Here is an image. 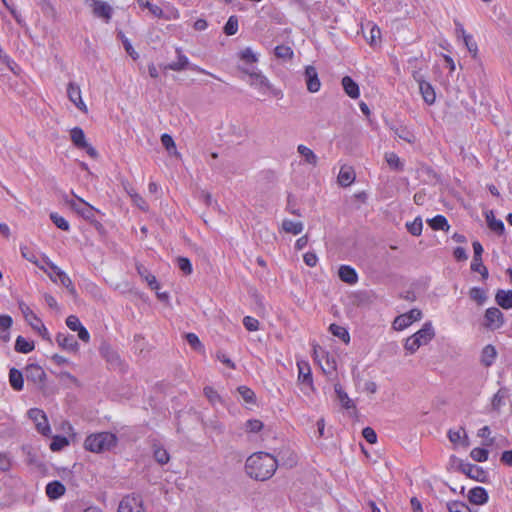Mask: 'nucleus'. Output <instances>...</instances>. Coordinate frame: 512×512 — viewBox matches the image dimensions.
<instances>
[{
    "instance_id": "7",
    "label": "nucleus",
    "mask_w": 512,
    "mask_h": 512,
    "mask_svg": "<svg viewBox=\"0 0 512 512\" xmlns=\"http://www.w3.org/2000/svg\"><path fill=\"white\" fill-rule=\"evenodd\" d=\"M117 512H146V510L141 496L129 494L121 499Z\"/></svg>"
},
{
    "instance_id": "46",
    "label": "nucleus",
    "mask_w": 512,
    "mask_h": 512,
    "mask_svg": "<svg viewBox=\"0 0 512 512\" xmlns=\"http://www.w3.org/2000/svg\"><path fill=\"white\" fill-rule=\"evenodd\" d=\"M421 347V341H419L414 334L405 340L404 348L409 354H414Z\"/></svg>"
},
{
    "instance_id": "19",
    "label": "nucleus",
    "mask_w": 512,
    "mask_h": 512,
    "mask_svg": "<svg viewBox=\"0 0 512 512\" xmlns=\"http://www.w3.org/2000/svg\"><path fill=\"white\" fill-rule=\"evenodd\" d=\"M497 350L492 344L484 346L480 353V363L485 367H490L494 364L497 358Z\"/></svg>"
},
{
    "instance_id": "24",
    "label": "nucleus",
    "mask_w": 512,
    "mask_h": 512,
    "mask_svg": "<svg viewBox=\"0 0 512 512\" xmlns=\"http://www.w3.org/2000/svg\"><path fill=\"white\" fill-rule=\"evenodd\" d=\"M177 61L171 62L166 65L165 69H169L172 71H182L187 69L189 66V59L186 55L182 53L181 48H176Z\"/></svg>"
},
{
    "instance_id": "21",
    "label": "nucleus",
    "mask_w": 512,
    "mask_h": 512,
    "mask_svg": "<svg viewBox=\"0 0 512 512\" xmlns=\"http://www.w3.org/2000/svg\"><path fill=\"white\" fill-rule=\"evenodd\" d=\"M345 93L352 99H357L360 96L359 85L350 77L344 76L341 81Z\"/></svg>"
},
{
    "instance_id": "38",
    "label": "nucleus",
    "mask_w": 512,
    "mask_h": 512,
    "mask_svg": "<svg viewBox=\"0 0 512 512\" xmlns=\"http://www.w3.org/2000/svg\"><path fill=\"white\" fill-rule=\"evenodd\" d=\"M385 160L389 167L396 171H402L404 169V163L398 157V155L394 152L386 153Z\"/></svg>"
},
{
    "instance_id": "4",
    "label": "nucleus",
    "mask_w": 512,
    "mask_h": 512,
    "mask_svg": "<svg viewBox=\"0 0 512 512\" xmlns=\"http://www.w3.org/2000/svg\"><path fill=\"white\" fill-rule=\"evenodd\" d=\"M19 309L32 329L37 331L43 339L50 341V334L47 328L43 324L42 320L30 309V307L24 302H19Z\"/></svg>"
},
{
    "instance_id": "2",
    "label": "nucleus",
    "mask_w": 512,
    "mask_h": 512,
    "mask_svg": "<svg viewBox=\"0 0 512 512\" xmlns=\"http://www.w3.org/2000/svg\"><path fill=\"white\" fill-rule=\"evenodd\" d=\"M238 69L249 76L248 84L256 89L260 94H270L277 99H282L284 94L281 89L276 88L270 80L258 69L239 66Z\"/></svg>"
},
{
    "instance_id": "11",
    "label": "nucleus",
    "mask_w": 512,
    "mask_h": 512,
    "mask_svg": "<svg viewBox=\"0 0 512 512\" xmlns=\"http://www.w3.org/2000/svg\"><path fill=\"white\" fill-rule=\"evenodd\" d=\"M92 7L93 15L95 17L103 19L105 23L110 22L113 15V8L110 4L105 1L98 0L93 2Z\"/></svg>"
},
{
    "instance_id": "5",
    "label": "nucleus",
    "mask_w": 512,
    "mask_h": 512,
    "mask_svg": "<svg viewBox=\"0 0 512 512\" xmlns=\"http://www.w3.org/2000/svg\"><path fill=\"white\" fill-rule=\"evenodd\" d=\"M66 204L85 220H93L95 213L98 212L92 205L77 196L75 199H67Z\"/></svg>"
},
{
    "instance_id": "16",
    "label": "nucleus",
    "mask_w": 512,
    "mask_h": 512,
    "mask_svg": "<svg viewBox=\"0 0 512 512\" xmlns=\"http://www.w3.org/2000/svg\"><path fill=\"white\" fill-rule=\"evenodd\" d=\"M67 94L70 101L81 111L87 112V107L82 100L81 90L79 86L74 83H69L67 87Z\"/></svg>"
},
{
    "instance_id": "31",
    "label": "nucleus",
    "mask_w": 512,
    "mask_h": 512,
    "mask_svg": "<svg viewBox=\"0 0 512 512\" xmlns=\"http://www.w3.org/2000/svg\"><path fill=\"white\" fill-rule=\"evenodd\" d=\"M282 228L286 233H291L293 235H298L303 231V223L300 221H293L290 219H285L282 222Z\"/></svg>"
},
{
    "instance_id": "23",
    "label": "nucleus",
    "mask_w": 512,
    "mask_h": 512,
    "mask_svg": "<svg viewBox=\"0 0 512 512\" xmlns=\"http://www.w3.org/2000/svg\"><path fill=\"white\" fill-rule=\"evenodd\" d=\"M339 278L350 285L356 284L358 281V275L354 268L349 265H342L338 271Z\"/></svg>"
},
{
    "instance_id": "22",
    "label": "nucleus",
    "mask_w": 512,
    "mask_h": 512,
    "mask_svg": "<svg viewBox=\"0 0 512 512\" xmlns=\"http://www.w3.org/2000/svg\"><path fill=\"white\" fill-rule=\"evenodd\" d=\"M495 302L505 310L512 309V290H497L495 294Z\"/></svg>"
},
{
    "instance_id": "42",
    "label": "nucleus",
    "mask_w": 512,
    "mask_h": 512,
    "mask_svg": "<svg viewBox=\"0 0 512 512\" xmlns=\"http://www.w3.org/2000/svg\"><path fill=\"white\" fill-rule=\"evenodd\" d=\"M264 427V424L259 419H249L244 424V430L247 433H258L260 432Z\"/></svg>"
},
{
    "instance_id": "54",
    "label": "nucleus",
    "mask_w": 512,
    "mask_h": 512,
    "mask_svg": "<svg viewBox=\"0 0 512 512\" xmlns=\"http://www.w3.org/2000/svg\"><path fill=\"white\" fill-rule=\"evenodd\" d=\"M335 392L337 393L338 398L341 401L342 405L346 409H349L353 406L352 401L348 397L347 393L342 390L341 385H339V384L335 385Z\"/></svg>"
},
{
    "instance_id": "58",
    "label": "nucleus",
    "mask_w": 512,
    "mask_h": 512,
    "mask_svg": "<svg viewBox=\"0 0 512 512\" xmlns=\"http://www.w3.org/2000/svg\"><path fill=\"white\" fill-rule=\"evenodd\" d=\"M12 465L11 458L8 453L0 452V471L6 472L10 470Z\"/></svg>"
},
{
    "instance_id": "14",
    "label": "nucleus",
    "mask_w": 512,
    "mask_h": 512,
    "mask_svg": "<svg viewBox=\"0 0 512 512\" xmlns=\"http://www.w3.org/2000/svg\"><path fill=\"white\" fill-rule=\"evenodd\" d=\"M56 342L63 350L69 352H77L79 349V344L75 337L68 333H58L56 335Z\"/></svg>"
},
{
    "instance_id": "35",
    "label": "nucleus",
    "mask_w": 512,
    "mask_h": 512,
    "mask_svg": "<svg viewBox=\"0 0 512 512\" xmlns=\"http://www.w3.org/2000/svg\"><path fill=\"white\" fill-rule=\"evenodd\" d=\"M34 342L28 341L23 336H18L15 342V350L19 353L27 354L34 350Z\"/></svg>"
},
{
    "instance_id": "55",
    "label": "nucleus",
    "mask_w": 512,
    "mask_h": 512,
    "mask_svg": "<svg viewBox=\"0 0 512 512\" xmlns=\"http://www.w3.org/2000/svg\"><path fill=\"white\" fill-rule=\"evenodd\" d=\"M176 261H177V266L185 275H190L192 273V271H193L192 263L188 258L178 257Z\"/></svg>"
},
{
    "instance_id": "12",
    "label": "nucleus",
    "mask_w": 512,
    "mask_h": 512,
    "mask_svg": "<svg viewBox=\"0 0 512 512\" xmlns=\"http://www.w3.org/2000/svg\"><path fill=\"white\" fill-rule=\"evenodd\" d=\"M509 396V389L507 387H501L491 398L490 410L499 414L501 408L506 405V400Z\"/></svg>"
},
{
    "instance_id": "48",
    "label": "nucleus",
    "mask_w": 512,
    "mask_h": 512,
    "mask_svg": "<svg viewBox=\"0 0 512 512\" xmlns=\"http://www.w3.org/2000/svg\"><path fill=\"white\" fill-rule=\"evenodd\" d=\"M118 38L122 41L125 51L135 60L139 57L138 53L134 50L129 39L124 35L122 31L118 32Z\"/></svg>"
},
{
    "instance_id": "25",
    "label": "nucleus",
    "mask_w": 512,
    "mask_h": 512,
    "mask_svg": "<svg viewBox=\"0 0 512 512\" xmlns=\"http://www.w3.org/2000/svg\"><path fill=\"white\" fill-rule=\"evenodd\" d=\"M418 83H419V90H420V93H421L424 101L428 105H432L436 99L434 88L432 87V85L429 82H427L425 80H419Z\"/></svg>"
},
{
    "instance_id": "59",
    "label": "nucleus",
    "mask_w": 512,
    "mask_h": 512,
    "mask_svg": "<svg viewBox=\"0 0 512 512\" xmlns=\"http://www.w3.org/2000/svg\"><path fill=\"white\" fill-rule=\"evenodd\" d=\"M66 325L72 331H77L83 326L79 318L75 315H70L66 318Z\"/></svg>"
},
{
    "instance_id": "15",
    "label": "nucleus",
    "mask_w": 512,
    "mask_h": 512,
    "mask_svg": "<svg viewBox=\"0 0 512 512\" xmlns=\"http://www.w3.org/2000/svg\"><path fill=\"white\" fill-rule=\"evenodd\" d=\"M20 250H21V255L23 256V258H25L29 262L35 264L39 269H41L43 272H45L53 282H56V278H54L52 273H50L44 266V263L42 262V258L40 259L38 257V255L34 251L29 249L28 247H21Z\"/></svg>"
},
{
    "instance_id": "28",
    "label": "nucleus",
    "mask_w": 512,
    "mask_h": 512,
    "mask_svg": "<svg viewBox=\"0 0 512 512\" xmlns=\"http://www.w3.org/2000/svg\"><path fill=\"white\" fill-rule=\"evenodd\" d=\"M297 152L303 157L305 163L312 166L317 165L318 157L309 147L300 144L297 147Z\"/></svg>"
},
{
    "instance_id": "51",
    "label": "nucleus",
    "mask_w": 512,
    "mask_h": 512,
    "mask_svg": "<svg viewBox=\"0 0 512 512\" xmlns=\"http://www.w3.org/2000/svg\"><path fill=\"white\" fill-rule=\"evenodd\" d=\"M204 392V395L207 397V399L209 400V402L212 404V405H216L218 403H222V398L221 396L218 394V392L216 390H214L212 387L210 386H206L203 390Z\"/></svg>"
},
{
    "instance_id": "27",
    "label": "nucleus",
    "mask_w": 512,
    "mask_h": 512,
    "mask_svg": "<svg viewBox=\"0 0 512 512\" xmlns=\"http://www.w3.org/2000/svg\"><path fill=\"white\" fill-rule=\"evenodd\" d=\"M355 180V172L351 167L343 166L338 175V182L341 186L347 187Z\"/></svg>"
},
{
    "instance_id": "50",
    "label": "nucleus",
    "mask_w": 512,
    "mask_h": 512,
    "mask_svg": "<svg viewBox=\"0 0 512 512\" xmlns=\"http://www.w3.org/2000/svg\"><path fill=\"white\" fill-rule=\"evenodd\" d=\"M238 31V19L236 16L232 15L228 18L225 26L224 33L228 36L236 34Z\"/></svg>"
},
{
    "instance_id": "39",
    "label": "nucleus",
    "mask_w": 512,
    "mask_h": 512,
    "mask_svg": "<svg viewBox=\"0 0 512 512\" xmlns=\"http://www.w3.org/2000/svg\"><path fill=\"white\" fill-rule=\"evenodd\" d=\"M238 393L241 395L242 399L248 404L256 403V396L252 389L249 387L242 385L237 388Z\"/></svg>"
},
{
    "instance_id": "52",
    "label": "nucleus",
    "mask_w": 512,
    "mask_h": 512,
    "mask_svg": "<svg viewBox=\"0 0 512 512\" xmlns=\"http://www.w3.org/2000/svg\"><path fill=\"white\" fill-rule=\"evenodd\" d=\"M411 324H412V322H411V320H409V318L406 316V314H401L394 319L393 328L395 330L401 331V330L406 329Z\"/></svg>"
},
{
    "instance_id": "1",
    "label": "nucleus",
    "mask_w": 512,
    "mask_h": 512,
    "mask_svg": "<svg viewBox=\"0 0 512 512\" xmlns=\"http://www.w3.org/2000/svg\"><path fill=\"white\" fill-rule=\"evenodd\" d=\"M277 466L278 462L272 455L258 452L247 458L245 469L251 478L265 481L274 475Z\"/></svg>"
},
{
    "instance_id": "8",
    "label": "nucleus",
    "mask_w": 512,
    "mask_h": 512,
    "mask_svg": "<svg viewBox=\"0 0 512 512\" xmlns=\"http://www.w3.org/2000/svg\"><path fill=\"white\" fill-rule=\"evenodd\" d=\"M28 416L35 423L36 429L39 433L44 436H49L51 434V428L48 423L47 416L42 410L32 408L28 411Z\"/></svg>"
},
{
    "instance_id": "53",
    "label": "nucleus",
    "mask_w": 512,
    "mask_h": 512,
    "mask_svg": "<svg viewBox=\"0 0 512 512\" xmlns=\"http://www.w3.org/2000/svg\"><path fill=\"white\" fill-rule=\"evenodd\" d=\"M58 278L60 283L69 291L70 294H76V288L71 278L65 272H61Z\"/></svg>"
},
{
    "instance_id": "61",
    "label": "nucleus",
    "mask_w": 512,
    "mask_h": 512,
    "mask_svg": "<svg viewBox=\"0 0 512 512\" xmlns=\"http://www.w3.org/2000/svg\"><path fill=\"white\" fill-rule=\"evenodd\" d=\"M42 262L44 263L46 269L49 268L57 277L60 275L61 272H64L45 255H42Z\"/></svg>"
},
{
    "instance_id": "3",
    "label": "nucleus",
    "mask_w": 512,
    "mask_h": 512,
    "mask_svg": "<svg viewBox=\"0 0 512 512\" xmlns=\"http://www.w3.org/2000/svg\"><path fill=\"white\" fill-rule=\"evenodd\" d=\"M117 437L111 432H100L89 435L84 442V446L88 451L94 453H102L111 450L117 445Z\"/></svg>"
},
{
    "instance_id": "26",
    "label": "nucleus",
    "mask_w": 512,
    "mask_h": 512,
    "mask_svg": "<svg viewBox=\"0 0 512 512\" xmlns=\"http://www.w3.org/2000/svg\"><path fill=\"white\" fill-rule=\"evenodd\" d=\"M136 270L138 274L141 276V278L147 282V284L152 290H156L159 288V284L156 280V277L153 274H151L150 271L144 265L137 264Z\"/></svg>"
},
{
    "instance_id": "32",
    "label": "nucleus",
    "mask_w": 512,
    "mask_h": 512,
    "mask_svg": "<svg viewBox=\"0 0 512 512\" xmlns=\"http://www.w3.org/2000/svg\"><path fill=\"white\" fill-rule=\"evenodd\" d=\"M486 220H487V224H488V227L496 232L497 234L499 235H502L505 231V226H504V223L502 220L500 219H496L493 215V212L490 211L487 215H486Z\"/></svg>"
},
{
    "instance_id": "62",
    "label": "nucleus",
    "mask_w": 512,
    "mask_h": 512,
    "mask_svg": "<svg viewBox=\"0 0 512 512\" xmlns=\"http://www.w3.org/2000/svg\"><path fill=\"white\" fill-rule=\"evenodd\" d=\"M303 260L307 266L314 267V266H316V264L318 262V257L313 252H307L304 254Z\"/></svg>"
},
{
    "instance_id": "34",
    "label": "nucleus",
    "mask_w": 512,
    "mask_h": 512,
    "mask_svg": "<svg viewBox=\"0 0 512 512\" xmlns=\"http://www.w3.org/2000/svg\"><path fill=\"white\" fill-rule=\"evenodd\" d=\"M71 141L77 148H81L82 146H86V138L82 128L74 127L70 131Z\"/></svg>"
},
{
    "instance_id": "36",
    "label": "nucleus",
    "mask_w": 512,
    "mask_h": 512,
    "mask_svg": "<svg viewBox=\"0 0 512 512\" xmlns=\"http://www.w3.org/2000/svg\"><path fill=\"white\" fill-rule=\"evenodd\" d=\"M469 297L480 306L483 305L488 299L487 291L481 287H472L469 290Z\"/></svg>"
},
{
    "instance_id": "10",
    "label": "nucleus",
    "mask_w": 512,
    "mask_h": 512,
    "mask_svg": "<svg viewBox=\"0 0 512 512\" xmlns=\"http://www.w3.org/2000/svg\"><path fill=\"white\" fill-rule=\"evenodd\" d=\"M298 381L300 384L313 388L311 367L306 360H297Z\"/></svg>"
},
{
    "instance_id": "37",
    "label": "nucleus",
    "mask_w": 512,
    "mask_h": 512,
    "mask_svg": "<svg viewBox=\"0 0 512 512\" xmlns=\"http://www.w3.org/2000/svg\"><path fill=\"white\" fill-rule=\"evenodd\" d=\"M274 54L278 59L291 60L294 56L292 48L288 45H278L274 48Z\"/></svg>"
},
{
    "instance_id": "17",
    "label": "nucleus",
    "mask_w": 512,
    "mask_h": 512,
    "mask_svg": "<svg viewBox=\"0 0 512 512\" xmlns=\"http://www.w3.org/2000/svg\"><path fill=\"white\" fill-rule=\"evenodd\" d=\"M468 500L474 505H484L489 500L488 492L481 486L474 487L468 493Z\"/></svg>"
},
{
    "instance_id": "49",
    "label": "nucleus",
    "mask_w": 512,
    "mask_h": 512,
    "mask_svg": "<svg viewBox=\"0 0 512 512\" xmlns=\"http://www.w3.org/2000/svg\"><path fill=\"white\" fill-rule=\"evenodd\" d=\"M489 452L485 448L476 447L471 450L470 456L476 462H485L488 459Z\"/></svg>"
},
{
    "instance_id": "40",
    "label": "nucleus",
    "mask_w": 512,
    "mask_h": 512,
    "mask_svg": "<svg viewBox=\"0 0 512 512\" xmlns=\"http://www.w3.org/2000/svg\"><path fill=\"white\" fill-rule=\"evenodd\" d=\"M329 330L334 336L338 337L345 343H348L350 341L349 333L344 327L339 326L337 324H331Z\"/></svg>"
},
{
    "instance_id": "29",
    "label": "nucleus",
    "mask_w": 512,
    "mask_h": 512,
    "mask_svg": "<svg viewBox=\"0 0 512 512\" xmlns=\"http://www.w3.org/2000/svg\"><path fill=\"white\" fill-rule=\"evenodd\" d=\"M9 382L15 391H21L24 386V380L21 371L16 368H11L9 371Z\"/></svg>"
},
{
    "instance_id": "41",
    "label": "nucleus",
    "mask_w": 512,
    "mask_h": 512,
    "mask_svg": "<svg viewBox=\"0 0 512 512\" xmlns=\"http://www.w3.org/2000/svg\"><path fill=\"white\" fill-rule=\"evenodd\" d=\"M446 507L449 512H471L470 507L462 501H449L446 503Z\"/></svg>"
},
{
    "instance_id": "45",
    "label": "nucleus",
    "mask_w": 512,
    "mask_h": 512,
    "mask_svg": "<svg viewBox=\"0 0 512 512\" xmlns=\"http://www.w3.org/2000/svg\"><path fill=\"white\" fill-rule=\"evenodd\" d=\"M50 219L57 228H59L63 231H69L70 225H69L68 221L64 217L59 215L58 213L52 212L50 214Z\"/></svg>"
},
{
    "instance_id": "30",
    "label": "nucleus",
    "mask_w": 512,
    "mask_h": 512,
    "mask_svg": "<svg viewBox=\"0 0 512 512\" xmlns=\"http://www.w3.org/2000/svg\"><path fill=\"white\" fill-rule=\"evenodd\" d=\"M137 3L138 5L141 7V8H146L149 10V12L157 17V18H165V19H169V17L165 16L163 10L161 7H159L158 5L156 4H153L152 2H150L149 0H137Z\"/></svg>"
},
{
    "instance_id": "18",
    "label": "nucleus",
    "mask_w": 512,
    "mask_h": 512,
    "mask_svg": "<svg viewBox=\"0 0 512 512\" xmlns=\"http://www.w3.org/2000/svg\"><path fill=\"white\" fill-rule=\"evenodd\" d=\"M414 336L421 341V346L427 345L435 337V330L432 322H425L422 328L414 333Z\"/></svg>"
},
{
    "instance_id": "44",
    "label": "nucleus",
    "mask_w": 512,
    "mask_h": 512,
    "mask_svg": "<svg viewBox=\"0 0 512 512\" xmlns=\"http://www.w3.org/2000/svg\"><path fill=\"white\" fill-rule=\"evenodd\" d=\"M153 455L155 460L161 465L168 463L170 460L167 450L160 446H154Z\"/></svg>"
},
{
    "instance_id": "57",
    "label": "nucleus",
    "mask_w": 512,
    "mask_h": 512,
    "mask_svg": "<svg viewBox=\"0 0 512 512\" xmlns=\"http://www.w3.org/2000/svg\"><path fill=\"white\" fill-rule=\"evenodd\" d=\"M243 325L250 332L259 330V321L251 316H245L243 318Z\"/></svg>"
},
{
    "instance_id": "43",
    "label": "nucleus",
    "mask_w": 512,
    "mask_h": 512,
    "mask_svg": "<svg viewBox=\"0 0 512 512\" xmlns=\"http://www.w3.org/2000/svg\"><path fill=\"white\" fill-rule=\"evenodd\" d=\"M69 445V441L65 436L56 435L50 443V449L57 452Z\"/></svg>"
},
{
    "instance_id": "6",
    "label": "nucleus",
    "mask_w": 512,
    "mask_h": 512,
    "mask_svg": "<svg viewBox=\"0 0 512 512\" xmlns=\"http://www.w3.org/2000/svg\"><path fill=\"white\" fill-rule=\"evenodd\" d=\"M505 323L504 314L497 307L486 309L483 317V326L490 331L500 329Z\"/></svg>"
},
{
    "instance_id": "33",
    "label": "nucleus",
    "mask_w": 512,
    "mask_h": 512,
    "mask_svg": "<svg viewBox=\"0 0 512 512\" xmlns=\"http://www.w3.org/2000/svg\"><path fill=\"white\" fill-rule=\"evenodd\" d=\"M427 222L433 230L448 231L450 228L446 217L443 215H436L435 217L429 219Z\"/></svg>"
},
{
    "instance_id": "20",
    "label": "nucleus",
    "mask_w": 512,
    "mask_h": 512,
    "mask_svg": "<svg viewBox=\"0 0 512 512\" xmlns=\"http://www.w3.org/2000/svg\"><path fill=\"white\" fill-rule=\"evenodd\" d=\"M46 495L50 500H56L62 497L66 492V487L60 481H51L46 485Z\"/></svg>"
},
{
    "instance_id": "47",
    "label": "nucleus",
    "mask_w": 512,
    "mask_h": 512,
    "mask_svg": "<svg viewBox=\"0 0 512 512\" xmlns=\"http://www.w3.org/2000/svg\"><path fill=\"white\" fill-rule=\"evenodd\" d=\"M407 230L413 236H420L422 233L423 223L420 217H416L412 222L406 224Z\"/></svg>"
},
{
    "instance_id": "60",
    "label": "nucleus",
    "mask_w": 512,
    "mask_h": 512,
    "mask_svg": "<svg viewBox=\"0 0 512 512\" xmlns=\"http://www.w3.org/2000/svg\"><path fill=\"white\" fill-rule=\"evenodd\" d=\"M362 436L364 437V439L370 443V444H374L377 442V435H376V432L374 431L373 428L371 427H365L363 430H362Z\"/></svg>"
},
{
    "instance_id": "13",
    "label": "nucleus",
    "mask_w": 512,
    "mask_h": 512,
    "mask_svg": "<svg viewBox=\"0 0 512 512\" xmlns=\"http://www.w3.org/2000/svg\"><path fill=\"white\" fill-rule=\"evenodd\" d=\"M459 470L471 479L479 482L484 481L485 471L477 465L461 462L459 464Z\"/></svg>"
},
{
    "instance_id": "63",
    "label": "nucleus",
    "mask_w": 512,
    "mask_h": 512,
    "mask_svg": "<svg viewBox=\"0 0 512 512\" xmlns=\"http://www.w3.org/2000/svg\"><path fill=\"white\" fill-rule=\"evenodd\" d=\"M186 340L194 349H198L202 346L198 336L194 333H188L186 335Z\"/></svg>"
},
{
    "instance_id": "64",
    "label": "nucleus",
    "mask_w": 512,
    "mask_h": 512,
    "mask_svg": "<svg viewBox=\"0 0 512 512\" xmlns=\"http://www.w3.org/2000/svg\"><path fill=\"white\" fill-rule=\"evenodd\" d=\"M161 143L167 150H170L171 148L175 147V142L173 138L166 133L161 136Z\"/></svg>"
},
{
    "instance_id": "9",
    "label": "nucleus",
    "mask_w": 512,
    "mask_h": 512,
    "mask_svg": "<svg viewBox=\"0 0 512 512\" xmlns=\"http://www.w3.org/2000/svg\"><path fill=\"white\" fill-rule=\"evenodd\" d=\"M304 78L307 86V90L311 93H316L321 88V82L318 77L316 68L312 65L305 67Z\"/></svg>"
},
{
    "instance_id": "56",
    "label": "nucleus",
    "mask_w": 512,
    "mask_h": 512,
    "mask_svg": "<svg viewBox=\"0 0 512 512\" xmlns=\"http://www.w3.org/2000/svg\"><path fill=\"white\" fill-rule=\"evenodd\" d=\"M240 59L246 63H255L258 61L257 55L249 47L245 48L239 53Z\"/></svg>"
}]
</instances>
